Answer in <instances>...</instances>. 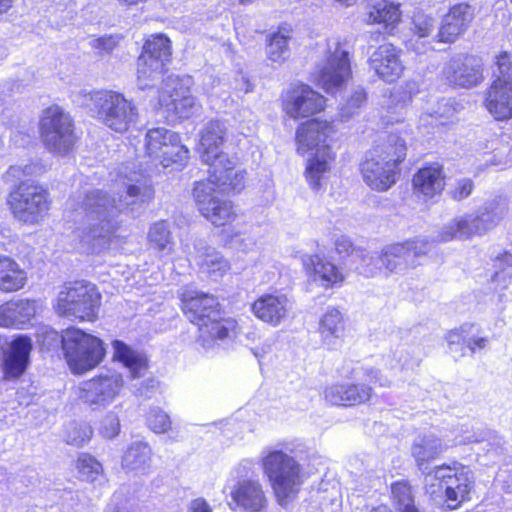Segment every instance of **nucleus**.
<instances>
[{
	"instance_id": "nucleus-3",
	"label": "nucleus",
	"mask_w": 512,
	"mask_h": 512,
	"mask_svg": "<svg viewBox=\"0 0 512 512\" xmlns=\"http://www.w3.org/2000/svg\"><path fill=\"white\" fill-rule=\"evenodd\" d=\"M407 156V142L399 135L390 133L375 141L358 165L363 182L373 192L389 191L400 180Z\"/></svg>"
},
{
	"instance_id": "nucleus-62",
	"label": "nucleus",
	"mask_w": 512,
	"mask_h": 512,
	"mask_svg": "<svg viewBox=\"0 0 512 512\" xmlns=\"http://www.w3.org/2000/svg\"><path fill=\"white\" fill-rule=\"evenodd\" d=\"M356 369L355 368H349L347 369L341 376L343 378H352L355 375Z\"/></svg>"
},
{
	"instance_id": "nucleus-61",
	"label": "nucleus",
	"mask_w": 512,
	"mask_h": 512,
	"mask_svg": "<svg viewBox=\"0 0 512 512\" xmlns=\"http://www.w3.org/2000/svg\"><path fill=\"white\" fill-rule=\"evenodd\" d=\"M369 512H394L387 504L374 506Z\"/></svg>"
},
{
	"instance_id": "nucleus-26",
	"label": "nucleus",
	"mask_w": 512,
	"mask_h": 512,
	"mask_svg": "<svg viewBox=\"0 0 512 512\" xmlns=\"http://www.w3.org/2000/svg\"><path fill=\"white\" fill-rule=\"evenodd\" d=\"M159 105L168 115L178 120L190 118L200 108L190 88L178 81L170 89L160 92Z\"/></svg>"
},
{
	"instance_id": "nucleus-37",
	"label": "nucleus",
	"mask_w": 512,
	"mask_h": 512,
	"mask_svg": "<svg viewBox=\"0 0 512 512\" xmlns=\"http://www.w3.org/2000/svg\"><path fill=\"white\" fill-rule=\"evenodd\" d=\"M113 348V358L128 368L133 378H139L144 375L149 366L145 355L139 354L121 340H115Z\"/></svg>"
},
{
	"instance_id": "nucleus-56",
	"label": "nucleus",
	"mask_w": 512,
	"mask_h": 512,
	"mask_svg": "<svg viewBox=\"0 0 512 512\" xmlns=\"http://www.w3.org/2000/svg\"><path fill=\"white\" fill-rule=\"evenodd\" d=\"M368 100L367 92L364 88H360L351 93L349 98L346 101V108L349 110L351 114L355 112V110L366 105Z\"/></svg>"
},
{
	"instance_id": "nucleus-63",
	"label": "nucleus",
	"mask_w": 512,
	"mask_h": 512,
	"mask_svg": "<svg viewBox=\"0 0 512 512\" xmlns=\"http://www.w3.org/2000/svg\"><path fill=\"white\" fill-rule=\"evenodd\" d=\"M255 0H239V3L242 5H248L253 3Z\"/></svg>"
},
{
	"instance_id": "nucleus-6",
	"label": "nucleus",
	"mask_w": 512,
	"mask_h": 512,
	"mask_svg": "<svg viewBox=\"0 0 512 512\" xmlns=\"http://www.w3.org/2000/svg\"><path fill=\"white\" fill-rule=\"evenodd\" d=\"M81 208L86 217L97 220L85 228L82 240L89 244H110L118 237L121 221L117 218L121 210L117 208L114 197L99 189L89 191L83 199Z\"/></svg>"
},
{
	"instance_id": "nucleus-40",
	"label": "nucleus",
	"mask_w": 512,
	"mask_h": 512,
	"mask_svg": "<svg viewBox=\"0 0 512 512\" xmlns=\"http://www.w3.org/2000/svg\"><path fill=\"white\" fill-rule=\"evenodd\" d=\"M445 449L446 447L441 444L439 439L424 437L412 444L411 454L417 467L421 469L426 464L439 458Z\"/></svg>"
},
{
	"instance_id": "nucleus-8",
	"label": "nucleus",
	"mask_w": 512,
	"mask_h": 512,
	"mask_svg": "<svg viewBox=\"0 0 512 512\" xmlns=\"http://www.w3.org/2000/svg\"><path fill=\"white\" fill-rule=\"evenodd\" d=\"M60 347L70 370L78 375L96 368L106 355L99 337L75 326L61 330Z\"/></svg>"
},
{
	"instance_id": "nucleus-15",
	"label": "nucleus",
	"mask_w": 512,
	"mask_h": 512,
	"mask_svg": "<svg viewBox=\"0 0 512 512\" xmlns=\"http://www.w3.org/2000/svg\"><path fill=\"white\" fill-rule=\"evenodd\" d=\"M227 129L223 122L210 120L200 133L198 152L201 160L209 165V171L219 174L240 173L236 171L228 154L221 150L226 141Z\"/></svg>"
},
{
	"instance_id": "nucleus-10",
	"label": "nucleus",
	"mask_w": 512,
	"mask_h": 512,
	"mask_svg": "<svg viewBox=\"0 0 512 512\" xmlns=\"http://www.w3.org/2000/svg\"><path fill=\"white\" fill-rule=\"evenodd\" d=\"M144 157L154 166L181 171L190 159V150L183 143L180 133L165 127L146 131L143 144Z\"/></svg>"
},
{
	"instance_id": "nucleus-9",
	"label": "nucleus",
	"mask_w": 512,
	"mask_h": 512,
	"mask_svg": "<svg viewBox=\"0 0 512 512\" xmlns=\"http://www.w3.org/2000/svg\"><path fill=\"white\" fill-rule=\"evenodd\" d=\"M102 295L96 284L74 280L63 285L54 309L59 316L79 322H95L99 318Z\"/></svg>"
},
{
	"instance_id": "nucleus-48",
	"label": "nucleus",
	"mask_w": 512,
	"mask_h": 512,
	"mask_svg": "<svg viewBox=\"0 0 512 512\" xmlns=\"http://www.w3.org/2000/svg\"><path fill=\"white\" fill-rule=\"evenodd\" d=\"M435 28V19L431 15L424 13L415 14L412 17L411 34L421 39L429 37Z\"/></svg>"
},
{
	"instance_id": "nucleus-7",
	"label": "nucleus",
	"mask_w": 512,
	"mask_h": 512,
	"mask_svg": "<svg viewBox=\"0 0 512 512\" xmlns=\"http://www.w3.org/2000/svg\"><path fill=\"white\" fill-rule=\"evenodd\" d=\"M93 117L114 133L124 134L136 127L140 114L137 105L123 93L99 89L90 93Z\"/></svg>"
},
{
	"instance_id": "nucleus-49",
	"label": "nucleus",
	"mask_w": 512,
	"mask_h": 512,
	"mask_svg": "<svg viewBox=\"0 0 512 512\" xmlns=\"http://www.w3.org/2000/svg\"><path fill=\"white\" fill-rule=\"evenodd\" d=\"M93 437V428L89 424H80L74 426L67 433L66 443L74 447H84Z\"/></svg>"
},
{
	"instance_id": "nucleus-59",
	"label": "nucleus",
	"mask_w": 512,
	"mask_h": 512,
	"mask_svg": "<svg viewBox=\"0 0 512 512\" xmlns=\"http://www.w3.org/2000/svg\"><path fill=\"white\" fill-rule=\"evenodd\" d=\"M17 0H0V16L7 14L15 5Z\"/></svg>"
},
{
	"instance_id": "nucleus-12",
	"label": "nucleus",
	"mask_w": 512,
	"mask_h": 512,
	"mask_svg": "<svg viewBox=\"0 0 512 512\" xmlns=\"http://www.w3.org/2000/svg\"><path fill=\"white\" fill-rule=\"evenodd\" d=\"M38 129L44 147L62 156L71 153L80 139L74 118L57 104L42 111Z\"/></svg>"
},
{
	"instance_id": "nucleus-23",
	"label": "nucleus",
	"mask_w": 512,
	"mask_h": 512,
	"mask_svg": "<svg viewBox=\"0 0 512 512\" xmlns=\"http://www.w3.org/2000/svg\"><path fill=\"white\" fill-rule=\"evenodd\" d=\"M301 264L306 276L325 290L341 288L346 282L345 271L324 255L306 254Z\"/></svg>"
},
{
	"instance_id": "nucleus-17",
	"label": "nucleus",
	"mask_w": 512,
	"mask_h": 512,
	"mask_svg": "<svg viewBox=\"0 0 512 512\" xmlns=\"http://www.w3.org/2000/svg\"><path fill=\"white\" fill-rule=\"evenodd\" d=\"M123 386V377L119 373L97 375L80 385L77 399L91 410H99L111 404L119 396Z\"/></svg>"
},
{
	"instance_id": "nucleus-27",
	"label": "nucleus",
	"mask_w": 512,
	"mask_h": 512,
	"mask_svg": "<svg viewBox=\"0 0 512 512\" xmlns=\"http://www.w3.org/2000/svg\"><path fill=\"white\" fill-rule=\"evenodd\" d=\"M198 340L205 343H218L233 340L241 333V326L235 317L225 316V311L212 314L197 327Z\"/></svg>"
},
{
	"instance_id": "nucleus-54",
	"label": "nucleus",
	"mask_w": 512,
	"mask_h": 512,
	"mask_svg": "<svg viewBox=\"0 0 512 512\" xmlns=\"http://www.w3.org/2000/svg\"><path fill=\"white\" fill-rule=\"evenodd\" d=\"M493 266L495 268V272L492 279L497 280L501 275L506 274L510 269H512V252L504 250L497 254L493 258Z\"/></svg>"
},
{
	"instance_id": "nucleus-18",
	"label": "nucleus",
	"mask_w": 512,
	"mask_h": 512,
	"mask_svg": "<svg viewBox=\"0 0 512 512\" xmlns=\"http://www.w3.org/2000/svg\"><path fill=\"white\" fill-rule=\"evenodd\" d=\"M445 81L454 88H472L484 80V62L476 54H461L449 60L443 70Z\"/></svg>"
},
{
	"instance_id": "nucleus-29",
	"label": "nucleus",
	"mask_w": 512,
	"mask_h": 512,
	"mask_svg": "<svg viewBox=\"0 0 512 512\" xmlns=\"http://www.w3.org/2000/svg\"><path fill=\"white\" fill-rule=\"evenodd\" d=\"M236 507L245 512H264L268 498L259 479L245 478L237 481L231 490Z\"/></svg>"
},
{
	"instance_id": "nucleus-38",
	"label": "nucleus",
	"mask_w": 512,
	"mask_h": 512,
	"mask_svg": "<svg viewBox=\"0 0 512 512\" xmlns=\"http://www.w3.org/2000/svg\"><path fill=\"white\" fill-rule=\"evenodd\" d=\"M149 248L160 255H169L174 251V237L167 220L152 223L147 233Z\"/></svg>"
},
{
	"instance_id": "nucleus-43",
	"label": "nucleus",
	"mask_w": 512,
	"mask_h": 512,
	"mask_svg": "<svg viewBox=\"0 0 512 512\" xmlns=\"http://www.w3.org/2000/svg\"><path fill=\"white\" fill-rule=\"evenodd\" d=\"M200 269L211 278H223L231 270L230 262L219 252L212 251L205 253Z\"/></svg>"
},
{
	"instance_id": "nucleus-20",
	"label": "nucleus",
	"mask_w": 512,
	"mask_h": 512,
	"mask_svg": "<svg viewBox=\"0 0 512 512\" xmlns=\"http://www.w3.org/2000/svg\"><path fill=\"white\" fill-rule=\"evenodd\" d=\"M447 185L444 165L438 161L423 163L411 177L413 195L424 201H434L441 197Z\"/></svg>"
},
{
	"instance_id": "nucleus-57",
	"label": "nucleus",
	"mask_w": 512,
	"mask_h": 512,
	"mask_svg": "<svg viewBox=\"0 0 512 512\" xmlns=\"http://www.w3.org/2000/svg\"><path fill=\"white\" fill-rule=\"evenodd\" d=\"M108 424L103 423L101 434L108 439L116 437L120 432V422L116 415H108L106 417Z\"/></svg>"
},
{
	"instance_id": "nucleus-34",
	"label": "nucleus",
	"mask_w": 512,
	"mask_h": 512,
	"mask_svg": "<svg viewBox=\"0 0 512 512\" xmlns=\"http://www.w3.org/2000/svg\"><path fill=\"white\" fill-rule=\"evenodd\" d=\"M363 375L368 380V383H348V408L370 404L376 397L373 384L376 385L378 383L380 387L386 386V384L380 382V370L374 367L365 368Z\"/></svg>"
},
{
	"instance_id": "nucleus-32",
	"label": "nucleus",
	"mask_w": 512,
	"mask_h": 512,
	"mask_svg": "<svg viewBox=\"0 0 512 512\" xmlns=\"http://www.w3.org/2000/svg\"><path fill=\"white\" fill-rule=\"evenodd\" d=\"M153 450L148 442L130 443L121 456V468L126 473L147 475L151 471Z\"/></svg>"
},
{
	"instance_id": "nucleus-42",
	"label": "nucleus",
	"mask_w": 512,
	"mask_h": 512,
	"mask_svg": "<svg viewBox=\"0 0 512 512\" xmlns=\"http://www.w3.org/2000/svg\"><path fill=\"white\" fill-rule=\"evenodd\" d=\"M494 64L497 67V74L488 87L512 90V54L501 51L495 56Z\"/></svg>"
},
{
	"instance_id": "nucleus-53",
	"label": "nucleus",
	"mask_w": 512,
	"mask_h": 512,
	"mask_svg": "<svg viewBox=\"0 0 512 512\" xmlns=\"http://www.w3.org/2000/svg\"><path fill=\"white\" fill-rule=\"evenodd\" d=\"M474 189V182L470 178H461L456 180L454 186L449 191L451 198L455 201H461L469 197Z\"/></svg>"
},
{
	"instance_id": "nucleus-45",
	"label": "nucleus",
	"mask_w": 512,
	"mask_h": 512,
	"mask_svg": "<svg viewBox=\"0 0 512 512\" xmlns=\"http://www.w3.org/2000/svg\"><path fill=\"white\" fill-rule=\"evenodd\" d=\"M334 250L342 262L363 261L366 257V250L356 246L347 236H340L334 241Z\"/></svg>"
},
{
	"instance_id": "nucleus-25",
	"label": "nucleus",
	"mask_w": 512,
	"mask_h": 512,
	"mask_svg": "<svg viewBox=\"0 0 512 512\" xmlns=\"http://www.w3.org/2000/svg\"><path fill=\"white\" fill-rule=\"evenodd\" d=\"M290 300L282 293H264L250 304V310L256 319L272 327L279 326L290 314Z\"/></svg>"
},
{
	"instance_id": "nucleus-50",
	"label": "nucleus",
	"mask_w": 512,
	"mask_h": 512,
	"mask_svg": "<svg viewBox=\"0 0 512 512\" xmlns=\"http://www.w3.org/2000/svg\"><path fill=\"white\" fill-rule=\"evenodd\" d=\"M123 40L121 34H108L93 39L90 43L91 47L102 54H111L120 46Z\"/></svg>"
},
{
	"instance_id": "nucleus-13",
	"label": "nucleus",
	"mask_w": 512,
	"mask_h": 512,
	"mask_svg": "<svg viewBox=\"0 0 512 512\" xmlns=\"http://www.w3.org/2000/svg\"><path fill=\"white\" fill-rule=\"evenodd\" d=\"M433 472L443 493V502L449 510L459 509L463 503L471 500L474 479L465 465L454 460L435 466Z\"/></svg>"
},
{
	"instance_id": "nucleus-11",
	"label": "nucleus",
	"mask_w": 512,
	"mask_h": 512,
	"mask_svg": "<svg viewBox=\"0 0 512 512\" xmlns=\"http://www.w3.org/2000/svg\"><path fill=\"white\" fill-rule=\"evenodd\" d=\"M430 251L429 240L420 237L391 243L383 247L377 256L370 258L368 265L371 267L365 273L370 277H388L402 265L407 269H414L421 264L419 259L426 257Z\"/></svg>"
},
{
	"instance_id": "nucleus-55",
	"label": "nucleus",
	"mask_w": 512,
	"mask_h": 512,
	"mask_svg": "<svg viewBox=\"0 0 512 512\" xmlns=\"http://www.w3.org/2000/svg\"><path fill=\"white\" fill-rule=\"evenodd\" d=\"M45 171V166L37 162H29L23 166L12 165L6 173L13 177L22 176H34Z\"/></svg>"
},
{
	"instance_id": "nucleus-2",
	"label": "nucleus",
	"mask_w": 512,
	"mask_h": 512,
	"mask_svg": "<svg viewBox=\"0 0 512 512\" xmlns=\"http://www.w3.org/2000/svg\"><path fill=\"white\" fill-rule=\"evenodd\" d=\"M244 188V172L219 174L214 171L207 178L194 183L192 195L199 213L214 227L220 228L227 242L241 234L234 227L239 214L231 200L220 198L219 195H235Z\"/></svg>"
},
{
	"instance_id": "nucleus-52",
	"label": "nucleus",
	"mask_w": 512,
	"mask_h": 512,
	"mask_svg": "<svg viewBox=\"0 0 512 512\" xmlns=\"http://www.w3.org/2000/svg\"><path fill=\"white\" fill-rule=\"evenodd\" d=\"M126 193L129 197L134 198L140 203L149 202L154 197V189L151 184L146 181H138L137 183L127 186Z\"/></svg>"
},
{
	"instance_id": "nucleus-31",
	"label": "nucleus",
	"mask_w": 512,
	"mask_h": 512,
	"mask_svg": "<svg viewBox=\"0 0 512 512\" xmlns=\"http://www.w3.org/2000/svg\"><path fill=\"white\" fill-rule=\"evenodd\" d=\"M477 334L480 328L475 323H463L457 328L448 330L445 333L444 339L447 345L452 350L456 346H461L462 355H465L464 350L467 349L470 354H476L489 347L490 338L488 336L469 337L473 332Z\"/></svg>"
},
{
	"instance_id": "nucleus-14",
	"label": "nucleus",
	"mask_w": 512,
	"mask_h": 512,
	"mask_svg": "<svg viewBox=\"0 0 512 512\" xmlns=\"http://www.w3.org/2000/svg\"><path fill=\"white\" fill-rule=\"evenodd\" d=\"M353 78L350 52L344 43L337 41L327 49L324 63L313 75V82L327 94H336L345 89Z\"/></svg>"
},
{
	"instance_id": "nucleus-4",
	"label": "nucleus",
	"mask_w": 512,
	"mask_h": 512,
	"mask_svg": "<svg viewBox=\"0 0 512 512\" xmlns=\"http://www.w3.org/2000/svg\"><path fill=\"white\" fill-rule=\"evenodd\" d=\"M277 503L283 507L293 502L304 483V471L300 462L281 449H269L260 459Z\"/></svg>"
},
{
	"instance_id": "nucleus-28",
	"label": "nucleus",
	"mask_w": 512,
	"mask_h": 512,
	"mask_svg": "<svg viewBox=\"0 0 512 512\" xmlns=\"http://www.w3.org/2000/svg\"><path fill=\"white\" fill-rule=\"evenodd\" d=\"M32 349V340L27 335H18L11 341L1 363L5 380L17 379L25 373L30 363Z\"/></svg>"
},
{
	"instance_id": "nucleus-22",
	"label": "nucleus",
	"mask_w": 512,
	"mask_h": 512,
	"mask_svg": "<svg viewBox=\"0 0 512 512\" xmlns=\"http://www.w3.org/2000/svg\"><path fill=\"white\" fill-rule=\"evenodd\" d=\"M179 309L196 328L212 314L223 312V305L212 293L198 289H184L178 295Z\"/></svg>"
},
{
	"instance_id": "nucleus-41",
	"label": "nucleus",
	"mask_w": 512,
	"mask_h": 512,
	"mask_svg": "<svg viewBox=\"0 0 512 512\" xmlns=\"http://www.w3.org/2000/svg\"><path fill=\"white\" fill-rule=\"evenodd\" d=\"M292 28L284 23L278 27V30L269 35L268 58L272 62H283L289 52V40L291 38Z\"/></svg>"
},
{
	"instance_id": "nucleus-16",
	"label": "nucleus",
	"mask_w": 512,
	"mask_h": 512,
	"mask_svg": "<svg viewBox=\"0 0 512 512\" xmlns=\"http://www.w3.org/2000/svg\"><path fill=\"white\" fill-rule=\"evenodd\" d=\"M172 58V42L164 33H155L146 37L137 57L138 78H150L166 72V65Z\"/></svg>"
},
{
	"instance_id": "nucleus-19",
	"label": "nucleus",
	"mask_w": 512,
	"mask_h": 512,
	"mask_svg": "<svg viewBox=\"0 0 512 512\" xmlns=\"http://www.w3.org/2000/svg\"><path fill=\"white\" fill-rule=\"evenodd\" d=\"M475 19V8L468 2L451 5L441 21L435 35V41L442 44H454L470 29Z\"/></svg>"
},
{
	"instance_id": "nucleus-64",
	"label": "nucleus",
	"mask_w": 512,
	"mask_h": 512,
	"mask_svg": "<svg viewBox=\"0 0 512 512\" xmlns=\"http://www.w3.org/2000/svg\"><path fill=\"white\" fill-rule=\"evenodd\" d=\"M510 2L512 3V0H510Z\"/></svg>"
},
{
	"instance_id": "nucleus-5",
	"label": "nucleus",
	"mask_w": 512,
	"mask_h": 512,
	"mask_svg": "<svg viewBox=\"0 0 512 512\" xmlns=\"http://www.w3.org/2000/svg\"><path fill=\"white\" fill-rule=\"evenodd\" d=\"M5 203L15 220L34 226L49 215L53 198L46 185L22 179L9 188Z\"/></svg>"
},
{
	"instance_id": "nucleus-30",
	"label": "nucleus",
	"mask_w": 512,
	"mask_h": 512,
	"mask_svg": "<svg viewBox=\"0 0 512 512\" xmlns=\"http://www.w3.org/2000/svg\"><path fill=\"white\" fill-rule=\"evenodd\" d=\"M33 299L8 300L0 304V327L21 329L36 315Z\"/></svg>"
},
{
	"instance_id": "nucleus-58",
	"label": "nucleus",
	"mask_w": 512,
	"mask_h": 512,
	"mask_svg": "<svg viewBox=\"0 0 512 512\" xmlns=\"http://www.w3.org/2000/svg\"><path fill=\"white\" fill-rule=\"evenodd\" d=\"M190 512H212V509L205 499L197 498L191 502Z\"/></svg>"
},
{
	"instance_id": "nucleus-60",
	"label": "nucleus",
	"mask_w": 512,
	"mask_h": 512,
	"mask_svg": "<svg viewBox=\"0 0 512 512\" xmlns=\"http://www.w3.org/2000/svg\"><path fill=\"white\" fill-rule=\"evenodd\" d=\"M148 0H116V2L126 9H129L131 7L137 6L139 4H143L147 2Z\"/></svg>"
},
{
	"instance_id": "nucleus-21",
	"label": "nucleus",
	"mask_w": 512,
	"mask_h": 512,
	"mask_svg": "<svg viewBox=\"0 0 512 512\" xmlns=\"http://www.w3.org/2000/svg\"><path fill=\"white\" fill-rule=\"evenodd\" d=\"M403 50L392 42L378 45L368 58L369 69L384 83L397 82L406 70Z\"/></svg>"
},
{
	"instance_id": "nucleus-33",
	"label": "nucleus",
	"mask_w": 512,
	"mask_h": 512,
	"mask_svg": "<svg viewBox=\"0 0 512 512\" xmlns=\"http://www.w3.org/2000/svg\"><path fill=\"white\" fill-rule=\"evenodd\" d=\"M482 105L495 121L512 120V90L487 86L483 92Z\"/></svg>"
},
{
	"instance_id": "nucleus-44",
	"label": "nucleus",
	"mask_w": 512,
	"mask_h": 512,
	"mask_svg": "<svg viewBox=\"0 0 512 512\" xmlns=\"http://www.w3.org/2000/svg\"><path fill=\"white\" fill-rule=\"evenodd\" d=\"M390 500L398 512L416 503L413 489L409 481L402 479L391 483Z\"/></svg>"
},
{
	"instance_id": "nucleus-47",
	"label": "nucleus",
	"mask_w": 512,
	"mask_h": 512,
	"mask_svg": "<svg viewBox=\"0 0 512 512\" xmlns=\"http://www.w3.org/2000/svg\"><path fill=\"white\" fill-rule=\"evenodd\" d=\"M148 428L156 434H163L171 429V420L160 408H151L146 416Z\"/></svg>"
},
{
	"instance_id": "nucleus-36",
	"label": "nucleus",
	"mask_w": 512,
	"mask_h": 512,
	"mask_svg": "<svg viewBox=\"0 0 512 512\" xmlns=\"http://www.w3.org/2000/svg\"><path fill=\"white\" fill-rule=\"evenodd\" d=\"M345 330L343 314L335 307L328 308L320 318L318 326L323 344L331 346L344 336Z\"/></svg>"
},
{
	"instance_id": "nucleus-46",
	"label": "nucleus",
	"mask_w": 512,
	"mask_h": 512,
	"mask_svg": "<svg viewBox=\"0 0 512 512\" xmlns=\"http://www.w3.org/2000/svg\"><path fill=\"white\" fill-rule=\"evenodd\" d=\"M323 400L330 406L348 408V383L327 385L322 392Z\"/></svg>"
},
{
	"instance_id": "nucleus-51",
	"label": "nucleus",
	"mask_w": 512,
	"mask_h": 512,
	"mask_svg": "<svg viewBox=\"0 0 512 512\" xmlns=\"http://www.w3.org/2000/svg\"><path fill=\"white\" fill-rule=\"evenodd\" d=\"M472 235L471 224L468 219H461L452 223L448 230L441 234L444 241H450L455 238H469Z\"/></svg>"
},
{
	"instance_id": "nucleus-24",
	"label": "nucleus",
	"mask_w": 512,
	"mask_h": 512,
	"mask_svg": "<svg viewBox=\"0 0 512 512\" xmlns=\"http://www.w3.org/2000/svg\"><path fill=\"white\" fill-rule=\"evenodd\" d=\"M364 15L366 24L380 27L390 36L395 35L403 18L401 3L393 0H365Z\"/></svg>"
},
{
	"instance_id": "nucleus-1",
	"label": "nucleus",
	"mask_w": 512,
	"mask_h": 512,
	"mask_svg": "<svg viewBox=\"0 0 512 512\" xmlns=\"http://www.w3.org/2000/svg\"><path fill=\"white\" fill-rule=\"evenodd\" d=\"M282 111L291 119H305L295 130L298 154L314 151L305 167V178L313 190L321 188L323 175L331 170L336 160L334 145L340 139L338 119L316 115L325 111L327 99L305 83L291 84L280 96Z\"/></svg>"
},
{
	"instance_id": "nucleus-39",
	"label": "nucleus",
	"mask_w": 512,
	"mask_h": 512,
	"mask_svg": "<svg viewBox=\"0 0 512 512\" xmlns=\"http://www.w3.org/2000/svg\"><path fill=\"white\" fill-rule=\"evenodd\" d=\"M80 481L94 483L105 475L103 463L90 452H80L72 462Z\"/></svg>"
},
{
	"instance_id": "nucleus-35",
	"label": "nucleus",
	"mask_w": 512,
	"mask_h": 512,
	"mask_svg": "<svg viewBox=\"0 0 512 512\" xmlns=\"http://www.w3.org/2000/svg\"><path fill=\"white\" fill-rule=\"evenodd\" d=\"M28 282L26 270L12 257L0 254V291L14 293Z\"/></svg>"
}]
</instances>
